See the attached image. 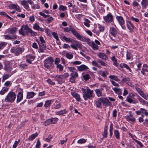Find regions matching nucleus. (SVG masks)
I'll use <instances>...</instances> for the list:
<instances>
[{"instance_id":"obj_1","label":"nucleus","mask_w":148,"mask_h":148,"mask_svg":"<svg viewBox=\"0 0 148 148\" xmlns=\"http://www.w3.org/2000/svg\"><path fill=\"white\" fill-rule=\"evenodd\" d=\"M79 40L83 42H87V43L94 50H97L98 49V45L95 44L94 42L91 41L89 38L86 36H82Z\"/></svg>"},{"instance_id":"obj_2","label":"nucleus","mask_w":148,"mask_h":148,"mask_svg":"<svg viewBox=\"0 0 148 148\" xmlns=\"http://www.w3.org/2000/svg\"><path fill=\"white\" fill-rule=\"evenodd\" d=\"M82 90L84 93L83 97L85 100H86L87 99H90L93 97V91L91 90L89 87L86 88V90L83 89Z\"/></svg>"},{"instance_id":"obj_3","label":"nucleus","mask_w":148,"mask_h":148,"mask_svg":"<svg viewBox=\"0 0 148 148\" xmlns=\"http://www.w3.org/2000/svg\"><path fill=\"white\" fill-rule=\"evenodd\" d=\"M16 94L13 91L9 92L5 99V101L6 102L13 103L16 97Z\"/></svg>"},{"instance_id":"obj_4","label":"nucleus","mask_w":148,"mask_h":148,"mask_svg":"<svg viewBox=\"0 0 148 148\" xmlns=\"http://www.w3.org/2000/svg\"><path fill=\"white\" fill-rule=\"evenodd\" d=\"M64 30L65 32H69L71 31L75 36L79 40L82 36L76 30L73 28L65 27L64 28Z\"/></svg>"},{"instance_id":"obj_5","label":"nucleus","mask_w":148,"mask_h":148,"mask_svg":"<svg viewBox=\"0 0 148 148\" xmlns=\"http://www.w3.org/2000/svg\"><path fill=\"white\" fill-rule=\"evenodd\" d=\"M54 61L53 58L51 57H49L46 58L44 61V66L47 69H50L53 64Z\"/></svg>"},{"instance_id":"obj_6","label":"nucleus","mask_w":148,"mask_h":148,"mask_svg":"<svg viewBox=\"0 0 148 148\" xmlns=\"http://www.w3.org/2000/svg\"><path fill=\"white\" fill-rule=\"evenodd\" d=\"M103 18L106 23H111L112 25L114 24L113 16L110 13H108L106 16H103Z\"/></svg>"},{"instance_id":"obj_7","label":"nucleus","mask_w":148,"mask_h":148,"mask_svg":"<svg viewBox=\"0 0 148 148\" xmlns=\"http://www.w3.org/2000/svg\"><path fill=\"white\" fill-rule=\"evenodd\" d=\"M23 49L19 47H13L11 49V52L16 56H18L22 52Z\"/></svg>"},{"instance_id":"obj_8","label":"nucleus","mask_w":148,"mask_h":148,"mask_svg":"<svg viewBox=\"0 0 148 148\" xmlns=\"http://www.w3.org/2000/svg\"><path fill=\"white\" fill-rule=\"evenodd\" d=\"M71 42L73 44L71 45L70 46L74 49L77 50L78 48H82V45L78 42L72 39Z\"/></svg>"},{"instance_id":"obj_9","label":"nucleus","mask_w":148,"mask_h":148,"mask_svg":"<svg viewBox=\"0 0 148 148\" xmlns=\"http://www.w3.org/2000/svg\"><path fill=\"white\" fill-rule=\"evenodd\" d=\"M27 28H29L26 25L22 26L19 30V33L22 36H24L28 33V30L27 29Z\"/></svg>"},{"instance_id":"obj_10","label":"nucleus","mask_w":148,"mask_h":148,"mask_svg":"<svg viewBox=\"0 0 148 148\" xmlns=\"http://www.w3.org/2000/svg\"><path fill=\"white\" fill-rule=\"evenodd\" d=\"M136 113L137 115H140L141 114H142V115L144 116V114L146 116L148 115V112L147 111V110L145 109L141 108H140V110L136 111Z\"/></svg>"},{"instance_id":"obj_11","label":"nucleus","mask_w":148,"mask_h":148,"mask_svg":"<svg viewBox=\"0 0 148 148\" xmlns=\"http://www.w3.org/2000/svg\"><path fill=\"white\" fill-rule=\"evenodd\" d=\"M117 33L116 29L112 27L110 28L109 30L110 36H111L115 37Z\"/></svg>"},{"instance_id":"obj_12","label":"nucleus","mask_w":148,"mask_h":148,"mask_svg":"<svg viewBox=\"0 0 148 148\" xmlns=\"http://www.w3.org/2000/svg\"><path fill=\"white\" fill-rule=\"evenodd\" d=\"M23 91L22 90H21L19 92L17 95V97L16 102L18 103L21 101L23 99Z\"/></svg>"},{"instance_id":"obj_13","label":"nucleus","mask_w":148,"mask_h":148,"mask_svg":"<svg viewBox=\"0 0 148 148\" xmlns=\"http://www.w3.org/2000/svg\"><path fill=\"white\" fill-rule=\"evenodd\" d=\"M102 103L105 106H109L111 103V102L109 101L107 98L104 97L101 98Z\"/></svg>"},{"instance_id":"obj_14","label":"nucleus","mask_w":148,"mask_h":148,"mask_svg":"<svg viewBox=\"0 0 148 148\" xmlns=\"http://www.w3.org/2000/svg\"><path fill=\"white\" fill-rule=\"evenodd\" d=\"M148 72V66L146 64H144L143 65V68L142 69L141 72V73L144 75H146V72Z\"/></svg>"},{"instance_id":"obj_15","label":"nucleus","mask_w":148,"mask_h":148,"mask_svg":"<svg viewBox=\"0 0 148 148\" xmlns=\"http://www.w3.org/2000/svg\"><path fill=\"white\" fill-rule=\"evenodd\" d=\"M77 68L78 70L80 71H84L88 69L87 66L84 64L82 65L79 66H77Z\"/></svg>"},{"instance_id":"obj_16","label":"nucleus","mask_w":148,"mask_h":148,"mask_svg":"<svg viewBox=\"0 0 148 148\" xmlns=\"http://www.w3.org/2000/svg\"><path fill=\"white\" fill-rule=\"evenodd\" d=\"M116 19L118 21L119 24L121 25L124 24L125 21L122 17L121 16H117L116 17Z\"/></svg>"},{"instance_id":"obj_17","label":"nucleus","mask_w":148,"mask_h":148,"mask_svg":"<svg viewBox=\"0 0 148 148\" xmlns=\"http://www.w3.org/2000/svg\"><path fill=\"white\" fill-rule=\"evenodd\" d=\"M98 56L99 58L103 60H106L108 59V56L102 53H99Z\"/></svg>"},{"instance_id":"obj_18","label":"nucleus","mask_w":148,"mask_h":148,"mask_svg":"<svg viewBox=\"0 0 148 148\" xmlns=\"http://www.w3.org/2000/svg\"><path fill=\"white\" fill-rule=\"evenodd\" d=\"M71 95L76 99L78 101H80V97L79 95L75 92H71Z\"/></svg>"},{"instance_id":"obj_19","label":"nucleus","mask_w":148,"mask_h":148,"mask_svg":"<svg viewBox=\"0 0 148 148\" xmlns=\"http://www.w3.org/2000/svg\"><path fill=\"white\" fill-rule=\"evenodd\" d=\"M126 120L128 121L134 122L135 121V118L132 115H130L126 116Z\"/></svg>"},{"instance_id":"obj_20","label":"nucleus","mask_w":148,"mask_h":148,"mask_svg":"<svg viewBox=\"0 0 148 148\" xmlns=\"http://www.w3.org/2000/svg\"><path fill=\"white\" fill-rule=\"evenodd\" d=\"M143 9H145L148 5V0H142L141 3Z\"/></svg>"},{"instance_id":"obj_21","label":"nucleus","mask_w":148,"mask_h":148,"mask_svg":"<svg viewBox=\"0 0 148 148\" xmlns=\"http://www.w3.org/2000/svg\"><path fill=\"white\" fill-rule=\"evenodd\" d=\"M101 98L98 99L96 101H95V104L97 108H101Z\"/></svg>"},{"instance_id":"obj_22","label":"nucleus","mask_w":148,"mask_h":148,"mask_svg":"<svg viewBox=\"0 0 148 148\" xmlns=\"http://www.w3.org/2000/svg\"><path fill=\"white\" fill-rule=\"evenodd\" d=\"M11 75L10 73H4L2 76V82H3L6 80Z\"/></svg>"},{"instance_id":"obj_23","label":"nucleus","mask_w":148,"mask_h":148,"mask_svg":"<svg viewBox=\"0 0 148 148\" xmlns=\"http://www.w3.org/2000/svg\"><path fill=\"white\" fill-rule=\"evenodd\" d=\"M126 101L130 103H132L134 104H136L138 103V101L132 99L131 98L129 97V96H127V97Z\"/></svg>"},{"instance_id":"obj_24","label":"nucleus","mask_w":148,"mask_h":148,"mask_svg":"<svg viewBox=\"0 0 148 148\" xmlns=\"http://www.w3.org/2000/svg\"><path fill=\"white\" fill-rule=\"evenodd\" d=\"M17 29L15 27L12 28H9L7 29L8 32V33L10 34H12L15 33L17 31Z\"/></svg>"},{"instance_id":"obj_25","label":"nucleus","mask_w":148,"mask_h":148,"mask_svg":"<svg viewBox=\"0 0 148 148\" xmlns=\"http://www.w3.org/2000/svg\"><path fill=\"white\" fill-rule=\"evenodd\" d=\"M55 78L56 80L59 84L62 83V81L63 78L62 76V75H56L55 77Z\"/></svg>"},{"instance_id":"obj_26","label":"nucleus","mask_w":148,"mask_h":148,"mask_svg":"<svg viewBox=\"0 0 148 148\" xmlns=\"http://www.w3.org/2000/svg\"><path fill=\"white\" fill-rule=\"evenodd\" d=\"M21 3L25 8L28 9L29 8L27 1L23 0L21 1Z\"/></svg>"},{"instance_id":"obj_27","label":"nucleus","mask_w":148,"mask_h":148,"mask_svg":"<svg viewBox=\"0 0 148 148\" xmlns=\"http://www.w3.org/2000/svg\"><path fill=\"white\" fill-rule=\"evenodd\" d=\"M126 23L128 29L130 30H132L134 28V26L131 22L128 21L126 22Z\"/></svg>"},{"instance_id":"obj_28","label":"nucleus","mask_w":148,"mask_h":148,"mask_svg":"<svg viewBox=\"0 0 148 148\" xmlns=\"http://www.w3.org/2000/svg\"><path fill=\"white\" fill-rule=\"evenodd\" d=\"M35 95V93L33 92H28L27 93V99L32 98Z\"/></svg>"},{"instance_id":"obj_29","label":"nucleus","mask_w":148,"mask_h":148,"mask_svg":"<svg viewBox=\"0 0 148 148\" xmlns=\"http://www.w3.org/2000/svg\"><path fill=\"white\" fill-rule=\"evenodd\" d=\"M84 24L86 27H88L90 26V21L88 19L84 18Z\"/></svg>"},{"instance_id":"obj_30","label":"nucleus","mask_w":148,"mask_h":148,"mask_svg":"<svg viewBox=\"0 0 148 148\" xmlns=\"http://www.w3.org/2000/svg\"><path fill=\"white\" fill-rule=\"evenodd\" d=\"M67 111L65 109H64L60 110L59 111H57L56 112V114L57 115H63L66 113Z\"/></svg>"},{"instance_id":"obj_31","label":"nucleus","mask_w":148,"mask_h":148,"mask_svg":"<svg viewBox=\"0 0 148 148\" xmlns=\"http://www.w3.org/2000/svg\"><path fill=\"white\" fill-rule=\"evenodd\" d=\"M9 88L6 87H3L2 89L0 91V94L1 95H3L5 93L8 92Z\"/></svg>"},{"instance_id":"obj_32","label":"nucleus","mask_w":148,"mask_h":148,"mask_svg":"<svg viewBox=\"0 0 148 148\" xmlns=\"http://www.w3.org/2000/svg\"><path fill=\"white\" fill-rule=\"evenodd\" d=\"M99 73L104 77H106L108 74V73L107 71H100L99 72Z\"/></svg>"},{"instance_id":"obj_33","label":"nucleus","mask_w":148,"mask_h":148,"mask_svg":"<svg viewBox=\"0 0 148 148\" xmlns=\"http://www.w3.org/2000/svg\"><path fill=\"white\" fill-rule=\"evenodd\" d=\"M7 43L4 42H0V51L2 50L7 45Z\"/></svg>"},{"instance_id":"obj_34","label":"nucleus","mask_w":148,"mask_h":148,"mask_svg":"<svg viewBox=\"0 0 148 148\" xmlns=\"http://www.w3.org/2000/svg\"><path fill=\"white\" fill-rule=\"evenodd\" d=\"M107 130L108 126H105L104 127V131L103 133L102 134L103 138H106L107 137V135L108 134Z\"/></svg>"},{"instance_id":"obj_35","label":"nucleus","mask_w":148,"mask_h":148,"mask_svg":"<svg viewBox=\"0 0 148 148\" xmlns=\"http://www.w3.org/2000/svg\"><path fill=\"white\" fill-rule=\"evenodd\" d=\"M11 8L14 9L16 10L19 12L21 11V10L19 6L16 4H13L11 5Z\"/></svg>"},{"instance_id":"obj_36","label":"nucleus","mask_w":148,"mask_h":148,"mask_svg":"<svg viewBox=\"0 0 148 148\" xmlns=\"http://www.w3.org/2000/svg\"><path fill=\"white\" fill-rule=\"evenodd\" d=\"M27 29L28 30V33H29L32 36H34L37 35V33L32 30L29 28H27Z\"/></svg>"},{"instance_id":"obj_37","label":"nucleus","mask_w":148,"mask_h":148,"mask_svg":"<svg viewBox=\"0 0 148 148\" xmlns=\"http://www.w3.org/2000/svg\"><path fill=\"white\" fill-rule=\"evenodd\" d=\"M120 65L121 68H125L127 69L130 72H131V70L127 64L125 63H122Z\"/></svg>"},{"instance_id":"obj_38","label":"nucleus","mask_w":148,"mask_h":148,"mask_svg":"<svg viewBox=\"0 0 148 148\" xmlns=\"http://www.w3.org/2000/svg\"><path fill=\"white\" fill-rule=\"evenodd\" d=\"M110 78L116 81H119L120 80L118 79L117 76L114 75H110L109 76Z\"/></svg>"},{"instance_id":"obj_39","label":"nucleus","mask_w":148,"mask_h":148,"mask_svg":"<svg viewBox=\"0 0 148 148\" xmlns=\"http://www.w3.org/2000/svg\"><path fill=\"white\" fill-rule=\"evenodd\" d=\"M98 27L99 29L98 32H103L104 31L105 27L104 26L99 24H98Z\"/></svg>"},{"instance_id":"obj_40","label":"nucleus","mask_w":148,"mask_h":148,"mask_svg":"<svg viewBox=\"0 0 148 148\" xmlns=\"http://www.w3.org/2000/svg\"><path fill=\"white\" fill-rule=\"evenodd\" d=\"M38 136L37 133H35L32 134L31 136L29 137L28 140H33Z\"/></svg>"},{"instance_id":"obj_41","label":"nucleus","mask_w":148,"mask_h":148,"mask_svg":"<svg viewBox=\"0 0 148 148\" xmlns=\"http://www.w3.org/2000/svg\"><path fill=\"white\" fill-rule=\"evenodd\" d=\"M112 89L116 93L118 94H121L122 92L120 88H113Z\"/></svg>"},{"instance_id":"obj_42","label":"nucleus","mask_w":148,"mask_h":148,"mask_svg":"<svg viewBox=\"0 0 148 148\" xmlns=\"http://www.w3.org/2000/svg\"><path fill=\"white\" fill-rule=\"evenodd\" d=\"M4 69L7 71L6 73H10L12 71L11 68L9 66H5L4 68Z\"/></svg>"},{"instance_id":"obj_43","label":"nucleus","mask_w":148,"mask_h":148,"mask_svg":"<svg viewBox=\"0 0 148 148\" xmlns=\"http://www.w3.org/2000/svg\"><path fill=\"white\" fill-rule=\"evenodd\" d=\"M114 134L116 138L119 139L120 138V134L119 131L117 130H115L114 131Z\"/></svg>"},{"instance_id":"obj_44","label":"nucleus","mask_w":148,"mask_h":148,"mask_svg":"<svg viewBox=\"0 0 148 148\" xmlns=\"http://www.w3.org/2000/svg\"><path fill=\"white\" fill-rule=\"evenodd\" d=\"M111 60L113 62V65L116 66H118L117 61L114 56H112L111 58Z\"/></svg>"},{"instance_id":"obj_45","label":"nucleus","mask_w":148,"mask_h":148,"mask_svg":"<svg viewBox=\"0 0 148 148\" xmlns=\"http://www.w3.org/2000/svg\"><path fill=\"white\" fill-rule=\"evenodd\" d=\"M95 93L98 97L101 96L102 90H100L99 89H96L95 90Z\"/></svg>"},{"instance_id":"obj_46","label":"nucleus","mask_w":148,"mask_h":148,"mask_svg":"<svg viewBox=\"0 0 148 148\" xmlns=\"http://www.w3.org/2000/svg\"><path fill=\"white\" fill-rule=\"evenodd\" d=\"M66 57L69 59H71L73 57V55L72 54L69 53H67L66 54Z\"/></svg>"},{"instance_id":"obj_47","label":"nucleus","mask_w":148,"mask_h":148,"mask_svg":"<svg viewBox=\"0 0 148 148\" xmlns=\"http://www.w3.org/2000/svg\"><path fill=\"white\" fill-rule=\"evenodd\" d=\"M132 55L130 52L127 51L126 55V59L127 60H129L131 59L132 58Z\"/></svg>"},{"instance_id":"obj_48","label":"nucleus","mask_w":148,"mask_h":148,"mask_svg":"<svg viewBox=\"0 0 148 148\" xmlns=\"http://www.w3.org/2000/svg\"><path fill=\"white\" fill-rule=\"evenodd\" d=\"M97 61L98 63L100 64L102 66H106L107 65V64L102 60L99 59L97 60Z\"/></svg>"},{"instance_id":"obj_49","label":"nucleus","mask_w":148,"mask_h":148,"mask_svg":"<svg viewBox=\"0 0 148 148\" xmlns=\"http://www.w3.org/2000/svg\"><path fill=\"white\" fill-rule=\"evenodd\" d=\"M40 48L42 49H45L46 48V46L45 44V42L43 43H40L39 44Z\"/></svg>"},{"instance_id":"obj_50","label":"nucleus","mask_w":148,"mask_h":148,"mask_svg":"<svg viewBox=\"0 0 148 148\" xmlns=\"http://www.w3.org/2000/svg\"><path fill=\"white\" fill-rule=\"evenodd\" d=\"M27 65L26 64H21L20 65V68L21 70L26 69L27 68Z\"/></svg>"},{"instance_id":"obj_51","label":"nucleus","mask_w":148,"mask_h":148,"mask_svg":"<svg viewBox=\"0 0 148 148\" xmlns=\"http://www.w3.org/2000/svg\"><path fill=\"white\" fill-rule=\"evenodd\" d=\"M56 68L58 69L59 71H62L63 69V66L61 64H59L57 65Z\"/></svg>"},{"instance_id":"obj_52","label":"nucleus","mask_w":148,"mask_h":148,"mask_svg":"<svg viewBox=\"0 0 148 148\" xmlns=\"http://www.w3.org/2000/svg\"><path fill=\"white\" fill-rule=\"evenodd\" d=\"M58 8L60 10H61L63 11H64L67 10V8L66 6L62 5H60Z\"/></svg>"},{"instance_id":"obj_53","label":"nucleus","mask_w":148,"mask_h":148,"mask_svg":"<svg viewBox=\"0 0 148 148\" xmlns=\"http://www.w3.org/2000/svg\"><path fill=\"white\" fill-rule=\"evenodd\" d=\"M51 100H47L45 102L44 104V106L45 107H47L49 106L51 103Z\"/></svg>"},{"instance_id":"obj_54","label":"nucleus","mask_w":148,"mask_h":148,"mask_svg":"<svg viewBox=\"0 0 148 148\" xmlns=\"http://www.w3.org/2000/svg\"><path fill=\"white\" fill-rule=\"evenodd\" d=\"M68 69L70 72H71V73L77 71L76 69L73 67H68Z\"/></svg>"},{"instance_id":"obj_55","label":"nucleus","mask_w":148,"mask_h":148,"mask_svg":"<svg viewBox=\"0 0 148 148\" xmlns=\"http://www.w3.org/2000/svg\"><path fill=\"white\" fill-rule=\"evenodd\" d=\"M20 140L19 139L18 141H15L14 142V144L13 145L12 148H16L18 144L20 143Z\"/></svg>"},{"instance_id":"obj_56","label":"nucleus","mask_w":148,"mask_h":148,"mask_svg":"<svg viewBox=\"0 0 148 148\" xmlns=\"http://www.w3.org/2000/svg\"><path fill=\"white\" fill-rule=\"evenodd\" d=\"M26 58H28L31 60L33 61L34 59V57L31 55H27L26 56Z\"/></svg>"},{"instance_id":"obj_57","label":"nucleus","mask_w":148,"mask_h":148,"mask_svg":"<svg viewBox=\"0 0 148 148\" xmlns=\"http://www.w3.org/2000/svg\"><path fill=\"white\" fill-rule=\"evenodd\" d=\"M51 123L52 124H55L56 123L58 120V119L57 118H52L51 119H50Z\"/></svg>"},{"instance_id":"obj_58","label":"nucleus","mask_w":148,"mask_h":148,"mask_svg":"<svg viewBox=\"0 0 148 148\" xmlns=\"http://www.w3.org/2000/svg\"><path fill=\"white\" fill-rule=\"evenodd\" d=\"M53 136L51 135H49L48 136V137L46 138L45 140L47 142H49L51 140V139L52 138Z\"/></svg>"},{"instance_id":"obj_59","label":"nucleus","mask_w":148,"mask_h":148,"mask_svg":"<svg viewBox=\"0 0 148 148\" xmlns=\"http://www.w3.org/2000/svg\"><path fill=\"white\" fill-rule=\"evenodd\" d=\"M39 27L40 26L37 23H35L34 25L33 28L34 29L39 30Z\"/></svg>"},{"instance_id":"obj_60","label":"nucleus","mask_w":148,"mask_h":148,"mask_svg":"<svg viewBox=\"0 0 148 148\" xmlns=\"http://www.w3.org/2000/svg\"><path fill=\"white\" fill-rule=\"evenodd\" d=\"M70 76L72 77L75 78L76 77H78V74L77 72V71H75L74 73H71L70 74Z\"/></svg>"},{"instance_id":"obj_61","label":"nucleus","mask_w":148,"mask_h":148,"mask_svg":"<svg viewBox=\"0 0 148 148\" xmlns=\"http://www.w3.org/2000/svg\"><path fill=\"white\" fill-rule=\"evenodd\" d=\"M62 39L65 40L66 42H70L72 41V39L69 38H67L65 36H64L62 37Z\"/></svg>"},{"instance_id":"obj_62","label":"nucleus","mask_w":148,"mask_h":148,"mask_svg":"<svg viewBox=\"0 0 148 148\" xmlns=\"http://www.w3.org/2000/svg\"><path fill=\"white\" fill-rule=\"evenodd\" d=\"M51 124H52V123L50 119L47 120L44 123V125L45 126L49 125Z\"/></svg>"},{"instance_id":"obj_63","label":"nucleus","mask_w":148,"mask_h":148,"mask_svg":"<svg viewBox=\"0 0 148 148\" xmlns=\"http://www.w3.org/2000/svg\"><path fill=\"white\" fill-rule=\"evenodd\" d=\"M86 142V140L82 138L78 140L77 142L78 143L82 144Z\"/></svg>"},{"instance_id":"obj_64","label":"nucleus","mask_w":148,"mask_h":148,"mask_svg":"<svg viewBox=\"0 0 148 148\" xmlns=\"http://www.w3.org/2000/svg\"><path fill=\"white\" fill-rule=\"evenodd\" d=\"M12 83L10 81H6L4 83V85L6 86H10L12 85Z\"/></svg>"}]
</instances>
